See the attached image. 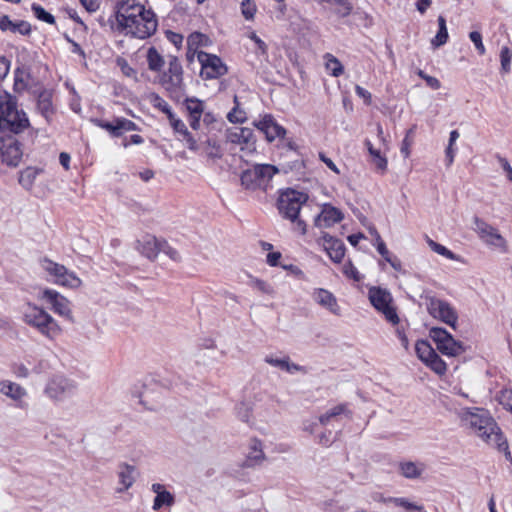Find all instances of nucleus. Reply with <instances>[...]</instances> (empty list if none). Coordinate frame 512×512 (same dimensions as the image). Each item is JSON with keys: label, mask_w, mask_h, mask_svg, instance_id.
<instances>
[{"label": "nucleus", "mask_w": 512, "mask_h": 512, "mask_svg": "<svg viewBox=\"0 0 512 512\" xmlns=\"http://www.w3.org/2000/svg\"><path fill=\"white\" fill-rule=\"evenodd\" d=\"M368 299L372 307L381 313L385 320L393 326L398 325L400 318L397 313V307L394 305V299L391 292L380 286H371L368 289Z\"/></svg>", "instance_id": "6"}, {"label": "nucleus", "mask_w": 512, "mask_h": 512, "mask_svg": "<svg viewBox=\"0 0 512 512\" xmlns=\"http://www.w3.org/2000/svg\"><path fill=\"white\" fill-rule=\"evenodd\" d=\"M314 301L321 307L329 310L332 314L339 316L340 307L333 293L323 288H316L312 294Z\"/></svg>", "instance_id": "22"}, {"label": "nucleus", "mask_w": 512, "mask_h": 512, "mask_svg": "<svg viewBox=\"0 0 512 512\" xmlns=\"http://www.w3.org/2000/svg\"><path fill=\"white\" fill-rule=\"evenodd\" d=\"M490 444L495 446L499 452H503L506 460L512 461L507 439L502 432L495 434V439Z\"/></svg>", "instance_id": "45"}, {"label": "nucleus", "mask_w": 512, "mask_h": 512, "mask_svg": "<svg viewBox=\"0 0 512 512\" xmlns=\"http://www.w3.org/2000/svg\"><path fill=\"white\" fill-rule=\"evenodd\" d=\"M163 252L166 254L171 260L179 262L181 260L179 252L169 245V243L161 239L160 246H159V253Z\"/></svg>", "instance_id": "54"}, {"label": "nucleus", "mask_w": 512, "mask_h": 512, "mask_svg": "<svg viewBox=\"0 0 512 512\" xmlns=\"http://www.w3.org/2000/svg\"><path fill=\"white\" fill-rule=\"evenodd\" d=\"M462 421L489 444L495 439V434L502 432L490 413L483 408H466L462 414Z\"/></svg>", "instance_id": "2"}, {"label": "nucleus", "mask_w": 512, "mask_h": 512, "mask_svg": "<svg viewBox=\"0 0 512 512\" xmlns=\"http://www.w3.org/2000/svg\"><path fill=\"white\" fill-rule=\"evenodd\" d=\"M371 234L375 236L376 241V249L378 253L383 257V259L386 261V258H390L391 253L389 252L385 242L381 238L380 234L377 232L376 229L371 231Z\"/></svg>", "instance_id": "56"}, {"label": "nucleus", "mask_w": 512, "mask_h": 512, "mask_svg": "<svg viewBox=\"0 0 512 512\" xmlns=\"http://www.w3.org/2000/svg\"><path fill=\"white\" fill-rule=\"evenodd\" d=\"M343 218L344 214L340 209L330 204H325L321 213L314 218V225L319 228H328L335 223L341 222Z\"/></svg>", "instance_id": "20"}, {"label": "nucleus", "mask_w": 512, "mask_h": 512, "mask_svg": "<svg viewBox=\"0 0 512 512\" xmlns=\"http://www.w3.org/2000/svg\"><path fill=\"white\" fill-rule=\"evenodd\" d=\"M114 13L109 17L114 21V26L125 23H135V19L147 12V8L136 0H121L116 3Z\"/></svg>", "instance_id": "11"}, {"label": "nucleus", "mask_w": 512, "mask_h": 512, "mask_svg": "<svg viewBox=\"0 0 512 512\" xmlns=\"http://www.w3.org/2000/svg\"><path fill=\"white\" fill-rule=\"evenodd\" d=\"M150 102L152 103L154 108L160 110L167 116L169 123L172 126L173 130H175L177 128L184 127V122L182 120L176 118L171 107L159 94L151 93Z\"/></svg>", "instance_id": "23"}, {"label": "nucleus", "mask_w": 512, "mask_h": 512, "mask_svg": "<svg viewBox=\"0 0 512 512\" xmlns=\"http://www.w3.org/2000/svg\"><path fill=\"white\" fill-rule=\"evenodd\" d=\"M111 29L126 36H130L137 39H147L155 34L158 28V20L155 12L148 8L147 12L139 15L135 19V23L118 24L114 26V21L108 19Z\"/></svg>", "instance_id": "5"}, {"label": "nucleus", "mask_w": 512, "mask_h": 512, "mask_svg": "<svg viewBox=\"0 0 512 512\" xmlns=\"http://www.w3.org/2000/svg\"><path fill=\"white\" fill-rule=\"evenodd\" d=\"M254 125L265 135L268 142H272L276 137L282 138L286 134L285 128L279 125L270 114L265 115L260 121L255 122Z\"/></svg>", "instance_id": "19"}, {"label": "nucleus", "mask_w": 512, "mask_h": 512, "mask_svg": "<svg viewBox=\"0 0 512 512\" xmlns=\"http://www.w3.org/2000/svg\"><path fill=\"white\" fill-rule=\"evenodd\" d=\"M235 409H236L237 417L241 421L248 423L250 420V417H251V413H252L251 405L249 403L242 401L236 405Z\"/></svg>", "instance_id": "53"}, {"label": "nucleus", "mask_w": 512, "mask_h": 512, "mask_svg": "<svg viewBox=\"0 0 512 512\" xmlns=\"http://www.w3.org/2000/svg\"><path fill=\"white\" fill-rule=\"evenodd\" d=\"M201 145L205 146V152L209 158L220 159L222 157L220 144L215 139L207 138L201 142Z\"/></svg>", "instance_id": "44"}, {"label": "nucleus", "mask_w": 512, "mask_h": 512, "mask_svg": "<svg viewBox=\"0 0 512 512\" xmlns=\"http://www.w3.org/2000/svg\"><path fill=\"white\" fill-rule=\"evenodd\" d=\"M365 145L368 149L369 154L372 157V163L381 173L387 170V158L381 154L379 149L374 148L369 140L365 141Z\"/></svg>", "instance_id": "33"}, {"label": "nucleus", "mask_w": 512, "mask_h": 512, "mask_svg": "<svg viewBox=\"0 0 512 512\" xmlns=\"http://www.w3.org/2000/svg\"><path fill=\"white\" fill-rule=\"evenodd\" d=\"M161 239L155 236L147 235L142 241H139L141 245V253L150 260H154L159 254V246Z\"/></svg>", "instance_id": "27"}, {"label": "nucleus", "mask_w": 512, "mask_h": 512, "mask_svg": "<svg viewBox=\"0 0 512 512\" xmlns=\"http://www.w3.org/2000/svg\"><path fill=\"white\" fill-rule=\"evenodd\" d=\"M148 68L153 72H160L164 66V58L155 47H150L147 51Z\"/></svg>", "instance_id": "34"}, {"label": "nucleus", "mask_w": 512, "mask_h": 512, "mask_svg": "<svg viewBox=\"0 0 512 512\" xmlns=\"http://www.w3.org/2000/svg\"><path fill=\"white\" fill-rule=\"evenodd\" d=\"M174 131L182 135V140L186 142L187 148L189 150L196 152L200 149L201 144H198L197 140L189 132L185 124L184 127L177 128Z\"/></svg>", "instance_id": "47"}, {"label": "nucleus", "mask_w": 512, "mask_h": 512, "mask_svg": "<svg viewBox=\"0 0 512 512\" xmlns=\"http://www.w3.org/2000/svg\"><path fill=\"white\" fill-rule=\"evenodd\" d=\"M241 128H229L226 130V139L233 144H242Z\"/></svg>", "instance_id": "61"}, {"label": "nucleus", "mask_w": 512, "mask_h": 512, "mask_svg": "<svg viewBox=\"0 0 512 512\" xmlns=\"http://www.w3.org/2000/svg\"><path fill=\"white\" fill-rule=\"evenodd\" d=\"M198 61L201 64L200 76L203 79H217L224 76L228 72V67L222 59L215 55L204 51L198 52Z\"/></svg>", "instance_id": "12"}, {"label": "nucleus", "mask_w": 512, "mask_h": 512, "mask_svg": "<svg viewBox=\"0 0 512 512\" xmlns=\"http://www.w3.org/2000/svg\"><path fill=\"white\" fill-rule=\"evenodd\" d=\"M279 171L280 169L275 165L256 164L253 168L247 169L241 173V184L248 190H266L273 176Z\"/></svg>", "instance_id": "7"}, {"label": "nucleus", "mask_w": 512, "mask_h": 512, "mask_svg": "<svg viewBox=\"0 0 512 512\" xmlns=\"http://www.w3.org/2000/svg\"><path fill=\"white\" fill-rule=\"evenodd\" d=\"M251 283L255 288L264 294H272L274 292L272 286L264 280L252 278Z\"/></svg>", "instance_id": "62"}, {"label": "nucleus", "mask_w": 512, "mask_h": 512, "mask_svg": "<svg viewBox=\"0 0 512 512\" xmlns=\"http://www.w3.org/2000/svg\"><path fill=\"white\" fill-rule=\"evenodd\" d=\"M25 324L35 328L44 337L53 340L61 333L57 321L43 308L28 302L22 311Z\"/></svg>", "instance_id": "4"}, {"label": "nucleus", "mask_w": 512, "mask_h": 512, "mask_svg": "<svg viewBox=\"0 0 512 512\" xmlns=\"http://www.w3.org/2000/svg\"><path fill=\"white\" fill-rule=\"evenodd\" d=\"M159 84L173 102H181L186 94V84L183 67L177 56H169L168 69L159 75Z\"/></svg>", "instance_id": "1"}, {"label": "nucleus", "mask_w": 512, "mask_h": 512, "mask_svg": "<svg viewBox=\"0 0 512 512\" xmlns=\"http://www.w3.org/2000/svg\"><path fill=\"white\" fill-rule=\"evenodd\" d=\"M242 144L246 145V149L249 152H253L256 150V137L254 135V131L251 128L243 127L241 128V136Z\"/></svg>", "instance_id": "50"}, {"label": "nucleus", "mask_w": 512, "mask_h": 512, "mask_svg": "<svg viewBox=\"0 0 512 512\" xmlns=\"http://www.w3.org/2000/svg\"><path fill=\"white\" fill-rule=\"evenodd\" d=\"M343 413H349L351 412L347 409V404H339L328 410L326 413L322 414L319 417V421L322 425H327L329 421Z\"/></svg>", "instance_id": "42"}, {"label": "nucleus", "mask_w": 512, "mask_h": 512, "mask_svg": "<svg viewBox=\"0 0 512 512\" xmlns=\"http://www.w3.org/2000/svg\"><path fill=\"white\" fill-rule=\"evenodd\" d=\"M166 38L176 47L180 48L183 43V36L179 33L173 32L171 30H167L165 32Z\"/></svg>", "instance_id": "64"}, {"label": "nucleus", "mask_w": 512, "mask_h": 512, "mask_svg": "<svg viewBox=\"0 0 512 512\" xmlns=\"http://www.w3.org/2000/svg\"><path fill=\"white\" fill-rule=\"evenodd\" d=\"M37 109L41 115L47 120L54 114L52 104V92L47 89H42L37 95Z\"/></svg>", "instance_id": "26"}, {"label": "nucleus", "mask_w": 512, "mask_h": 512, "mask_svg": "<svg viewBox=\"0 0 512 512\" xmlns=\"http://www.w3.org/2000/svg\"><path fill=\"white\" fill-rule=\"evenodd\" d=\"M41 266L49 275L54 277L55 283L58 281L59 276H62V273L66 271L64 265L56 263L46 257L41 260Z\"/></svg>", "instance_id": "36"}, {"label": "nucleus", "mask_w": 512, "mask_h": 512, "mask_svg": "<svg viewBox=\"0 0 512 512\" xmlns=\"http://www.w3.org/2000/svg\"><path fill=\"white\" fill-rule=\"evenodd\" d=\"M0 152L3 163L17 167L23 156L22 144L13 135H8L1 139Z\"/></svg>", "instance_id": "15"}, {"label": "nucleus", "mask_w": 512, "mask_h": 512, "mask_svg": "<svg viewBox=\"0 0 512 512\" xmlns=\"http://www.w3.org/2000/svg\"><path fill=\"white\" fill-rule=\"evenodd\" d=\"M96 126L106 130L112 137H121L125 132L139 130L138 125L124 117H116L113 122L94 118L91 120Z\"/></svg>", "instance_id": "16"}, {"label": "nucleus", "mask_w": 512, "mask_h": 512, "mask_svg": "<svg viewBox=\"0 0 512 512\" xmlns=\"http://www.w3.org/2000/svg\"><path fill=\"white\" fill-rule=\"evenodd\" d=\"M0 30L2 32H11L22 36H30L32 26L28 21L17 20L12 21L8 15H0Z\"/></svg>", "instance_id": "21"}, {"label": "nucleus", "mask_w": 512, "mask_h": 512, "mask_svg": "<svg viewBox=\"0 0 512 512\" xmlns=\"http://www.w3.org/2000/svg\"><path fill=\"white\" fill-rule=\"evenodd\" d=\"M400 473L407 479L419 478L423 472V468H419L412 461L401 462L399 464Z\"/></svg>", "instance_id": "37"}, {"label": "nucleus", "mask_w": 512, "mask_h": 512, "mask_svg": "<svg viewBox=\"0 0 512 512\" xmlns=\"http://www.w3.org/2000/svg\"><path fill=\"white\" fill-rule=\"evenodd\" d=\"M265 362L272 366H275L282 370H285L287 372H293V371L304 372V373L306 372L305 367L300 366L295 363H290V359L288 356L281 358V359L275 358L272 355L266 356Z\"/></svg>", "instance_id": "29"}, {"label": "nucleus", "mask_w": 512, "mask_h": 512, "mask_svg": "<svg viewBox=\"0 0 512 512\" xmlns=\"http://www.w3.org/2000/svg\"><path fill=\"white\" fill-rule=\"evenodd\" d=\"M424 364L439 376H443L447 371L445 361L437 352L430 359L426 360Z\"/></svg>", "instance_id": "39"}, {"label": "nucleus", "mask_w": 512, "mask_h": 512, "mask_svg": "<svg viewBox=\"0 0 512 512\" xmlns=\"http://www.w3.org/2000/svg\"><path fill=\"white\" fill-rule=\"evenodd\" d=\"M323 242L324 250L329 255L330 259L335 263H340L344 256L346 247L342 240L331 236L330 234L323 232L318 242Z\"/></svg>", "instance_id": "18"}, {"label": "nucleus", "mask_w": 512, "mask_h": 512, "mask_svg": "<svg viewBox=\"0 0 512 512\" xmlns=\"http://www.w3.org/2000/svg\"><path fill=\"white\" fill-rule=\"evenodd\" d=\"M118 468L119 483L122 485V487L118 488L117 492H124L132 487L135 482L134 473L136 471V467L134 465L122 462L118 465Z\"/></svg>", "instance_id": "25"}, {"label": "nucleus", "mask_w": 512, "mask_h": 512, "mask_svg": "<svg viewBox=\"0 0 512 512\" xmlns=\"http://www.w3.org/2000/svg\"><path fill=\"white\" fill-rule=\"evenodd\" d=\"M249 448L250 451L248 452L242 464V467L244 468L255 467L261 464V462L265 459V454L262 448V442L259 439H251Z\"/></svg>", "instance_id": "24"}, {"label": "nucleus", "mask_w": 512, "mask_h": 512, "mask_svg": "<svg viewBox=\"0 0 512 512\" xmlns=\"http://www.w3.org/2000/svg\"><path fill=\"white\" fill-rule=\"evenodd\" d=\"M415 353L417 357L425 363L436 353V350L431 346L428 340L419 339L415 344Z\"/></svg>", "instance_id": "35"}, {"label": "nucleus", "mask_w": 512, "mask_h": 512, "mask_svg": "<svg viewBox=\"0 0 512 512\" xmlns=\"http://www.w3.org/2000/svg\"><path fill=\"white\" fill-rule=\"evenodd\" d=\"M283 162L280 163L281 170L288 174L289 172H295L296 174H303L305 170V164L300 155L295 156L290 154L289 157H281Z\"/></svg>", "instance_id": "28"}, {"label": "nucleus", "mask_w": 512, "mask_h": 512, "mask_svg": "<svg viewBox=\"0 0 512 512\" xmlns=\"http://www.w3.org/2000/svg\"><path fill=\"white\" fill-rule=\"evenodd\" d=\"M188 116H202L204 113V102L196 97L182 98L181 102Z\"/></svg>", "instance_id": "32"}, {"label": "nucleus", "mask_w": 512, "mask_h": 512, "mask_svg": "<svg viewBox=\"0 0 512 512\" xmlns=\"http://www.w3.org/2000/svg\"><path fill=\"white\" fill-rule=\"evenodd\" d=\"M429 337L436 344V349L444 356L456 357L466 351L464 343L456 340L443 327H432L429 330Z\"/></svg>", "instance_id": "9"}, {"label": "nucleus", "mask_w": 512, "mask_h": 512, "mask_svg": "<svg viewBox=\"0 0 512 512\" xmlns=\"http://www.w3.org/2000/svg\"><path fill=\"white\" fill-rule=\"evenodd\" d=\"M323 2H327L333 5H339L340 8L335 10L337 16L341 18H345L349 16L353 10V5L349 2V0H322Z\"/></svg>", "instance_id": "49"}, {"label": "nucleus", "mask_w": 512, "mask_h": 512, "mask_svg": "<svg viewBox=\"0 0 512 512\" xmlns=\"http://www.w3.org/2000/svg\"><path fill=\"white\" fill-rule=\"evenodd\" d=\"M473 224L474 231L486 244L500 248L503 251L506 250V240L496 228L478 216L473 217Z\"/></svg>", "instance_id": "14"}, {"label": "nucleus", "mask_w": 512, "mask_h": 512, "mask_svg": "<svg viewBox=\"0 0 512 512\" xmlns=\"http://www.w3.org/2000/svg\"><path fill=\"white\" fill-rule=\"evenodd\" d=\"M241 11L245 19L251 20L256 13V5L252 0H243L241 2Z\"/></svg>", "instance_id": "58"}, {"label": "nucleus", "mask_w": 512, "mask_h": 512, "mask_svg": "<svg viewBox=\"0 0 512 512\" xmlns=\"http://www.w3.org/2000/svg\"><path fill=\"white\" fill-rule=\"evenodd\" d=\"M490 444L495 446L499 452H503L506 460L512 461L507 439L502 432L495 434V439Z\"/></svg>", "instance_id": "46"}, {"label": "nucleus", "mask_w": 512, "mask_h": 512, "mask_svg": "<svg viewBox=\"0 0 512 512\" xmlns=\"http://www.w3.org/2000/svg\"><path fill=\"white\" fill-rule=\"evenodd\" d=\"M42 298L51 305V309L55 313L73 322L70 302L66 297L62 296L55 290L45 289L43 291Z\"/></svg>", "instance_id": "17"}, {"label": "nucleus", "mask_w": 512, "mask_h": 512, "mask_svg": "<svg viewBox=\"0 0 512 512\" xmlns=\"http://www.w3.org/2000/svg\"><path fill=\"white\" fill-rule=\"evenodd\" d=\"M76 390V383L62 375L53 376L45 387L46 395L54 401H64L75 395Z\"/></svg>", "instance_id": "10"}, {"label": "nucleus", "mask_w": 512, "mask_h": 512, "mask_svg": "<svg viewBox=\"0 0 512 512\" xmlns=\"http://www.w3.org/2000/svg\"><path fill=\"white\" fill-rule=\"evenodd\" d=\"M496 158L500 166L502 167L503 171L506 173L507 179L510 182H512V166L510 165L509 161L499 154L496 155Z\"/></svg>", "instance_id": "63"}, {"label": "nucleus", "mask_w": 512, "mask_h": 512, "mask_svg": "<svg viewBox=\"0 0 512 512\" xmlns=\"http://www.w3.org/2000/svg\"><path fill=\"white\" fill-rule=\"evenodd\" d=\"M308 199L309 196L307 193L287 188L279 195L277 208L284 218L295 221L297 216H299L301 207Z\"/></svg>", "instance_id": "8"}, {"label": "nucleus", "mask_w": 512, "mask_h": 512, "mask_svg": "<svg viewBox=\"0 0 512 512\" xmlns=\"http://www.w3.org/2000/svg\"><path fill=\"white\" fill-rule=\"evenodd\" d=\"M429 314L453 329H456L458 314L456 310L445 300L430 297L427 303Z\"/></svg>", "instance_id": "13"}, {"label": "nucleus", "mask_w": 512, "mask_h": 512, "mask_svg": "<svg viewBox=\"0 0 512 512\" xmlns=\"http://www.w3.org/2000/svg\"><path fill=\"white\" fill-rule=\"evenodd\" d=\"M234 107L233 109L227 114V119L229 122L233 124H242L247 120L246 112L242 109H240V102L237 97V95L234 96L233 99Z\"/></svg>", "instance_id": "38"}, {"label": "nucleus", "mask_w": 512, "mask_h": 512, "mask_svg": "<svg viewBox=\"0 0 512 512\" xmlns=\"http://www.w3.org/2000/svg\"><path fill=\"white\" fill-rule=\"evenodd\" d=\"M326 58H328L326 66L327 69L331 71V75L334 77L340 76L344 71V67L341 62L331 54H327Z\"/></svg>", "instance_id": "52"}, {"label": "nucleus", "mask_w": 512, "mask_h": 512, "mask_svg": "<svg viewBox=\"0 0 512 512\" xmlns=\"http://www.w3.org/2000/svg\"><path fill=\"white\" fill-rule=\"evenodd\" d=\"M343 274L354 281H360L361 275L351 260L347 261L343 266Z\"/></svg>", "instance_id": "59"}, {"label": "nucleus", "mask_w": 512, "mask_h": 512, "mask_svg": "<svg viewBox=\"0 0 512 512\" xmlns=\"http://www.w3.org/2000/svg\"><path fill=\"white\" fill-rule=\"evenodd\" d=\"M5 123L13 134H19L30 126L23 110L17 109V99L6 91H0V125Z\"/></svg>", "instance_id": "3"}, {"label": "nucleus", "mask_w": 512, "mask_h": 512, "mask_svg": "<svg viewBox=\"0 0 512 512\" xmlns=\"http://www.w3.org/2000/svg\"><path fill=\"white\" fill-rule=\"evenodd\" d=\"M469 38L475 45L479 55H484L486 50L482 41V35L478 31H472L469 33Z\"/></svg>", "instance_id": "60"}, {"label": "nucleus", "mask_w": 512, "mask_h": 512, "mask_svg": "<svg viewBox=\"0 0 512 512\" xmlns=\"http://www.w3.org/2000/svg\"><path fill=\"white\" fill-rule=\"evenodd\" d=\"M429 245L434 252H436L437 254H439L441 256L446 257L447 259H450V260L458 259V257L456 256L455 253H453L451 250H449L448 248H446L445 246H443L437 242L430 240Z\"/></svg>", "instance_id": "55"}, {"label": "nucleus", "mask_w": 512, "mask_h": 512, "mask_svg": "<svg viewBox=\"0 0 512 512\" xmlns=\"http://www.w3.org/2000/svg\"><path fill=\"white\" fill-rule=\"evenodd\" d=\"M415 128L416 126L414 125L410 129H408L402 141L400 151L404 158H408L410 156V147L413 143Z\"/></svg>", "instance_id": "51"}, {"label": "nucleus", "mask_w": 512, "mask_h": 512, "mask_svg": "<svg viewBox=\"0 0 512 512\" xmlns=\"http://www.w3.org/2000/svg\"><path fill=\"white\" fill-rule=\"evenodd\" d=\"M0 392L13 400H19L26 395L23 387L10 381L0 382Z\"/></svg>", "instance_id": "30"}, {"label": "nucleus", "mask_w": 512, "mask_h": 512, "mask_svg": "<svg viewBox=\"0 0 512 512\" xmlns=\"http://www.w3.org/2000/svg\"><path fill=\"white\" fill-rule=\"evenodd\" d=\"M512 53L508 47H502L500 52V60H501V71L503 73H508L510 71Z\"/></svg>", "instance_id": "57"}, {"label": "nucleus", "mask_w": 512, "mask_h": 512, "mask_svg": "<svg viewBox=\"0 0 512 512\" xmlns=\"http://www.w3.org/2000/svg\"><path fill=\"white\" fill-rule=\"evenodd\" d=\"M56 283L69 288H77L81 285V280L75 275V273L66 268L65 273H62V276H59Z\"/></svg>", "instance_id": "43"}, {"label": "nucleus", "mask_w": 512, "mask_h": 512, "mask_svg": "<svg viewBox=\"0 0 512 512\" xmlns=\"http://www.w3.org/2000/svg\"><path fill=\"white\" fill-rule=\"evenodd\" d=\"M437 22L438 31L435 37L431 40V45L435 49L445 45L449 38L445 17L442 15L438 16Z\"/></svg>", "instance_id": "31"}, {"label": "nucleus", "mask_w": 512, "mask_h": 512, "mask_svg": "<svg viewBox=\"0 0 512 512\" xmlns=\"http://www.w3.org/2000/svg\"><path fill=\"white\" fill-rule=\"evenodd\" d=\"M175 503V496L170 491H163L155 496L153 501V510H160L163 506L171 507Z\"/></svg>", "instance_id": "40"}, {"label": "nucleus", "mask_w": 512, "mask_h": 512, "mask_svg": "<svg viewBox=\"0 0 512 512\" xmlns=\"http://www.w3.org/2000/svg\"><path fill=\"white\" fill-rule=\"evenodd\" d=\"M208 41V36L201 32L191 33L187 38V46L189 47V52H197L198 48L207 45Z\"/></svg>", "instance_id": "41"}, {"label": "nucleus", "mask_w": 512, "mask_h": 512, "mask_svg": "<svg viewBox=\"0 0 512 512\" xmlns=\"http://www.w3.org/2000/svg\"><path fill=\"white\" fill-rule=\"evenodd\" d=\"M31 10L34 16L47 24H55V17L48 11H46L40 4L33 3L31 5Z\"/></svg>", "instance_id": "48"}]
</instances>
